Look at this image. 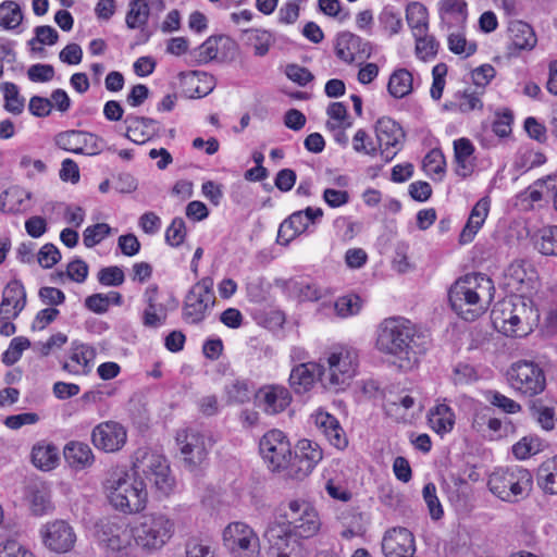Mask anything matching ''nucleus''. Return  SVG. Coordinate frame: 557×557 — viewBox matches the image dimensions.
Segmentation results:
<instances>
[{
    "label": "nucleus",
    "instance_id": "f257e3e1",
    "mask_svg": "<svg viewBox=\"0 0 557 557\" xmlns=\"http://www.w3.org/2000/svg\"><path fill=\"white\" fill-rule=\"evenodd\" d=\"M493 297V282L483 274H468L457 280L448 293L453 310L466 321L482 315Z\"/></svg>",
    "mask_w": 557,
    "mask_h": 557
},
{
    "label": "nucleus",
    "instance_id": "f03ea898",
    "mask_svg": "<svg viewBox=\"0 0 557 557\" xmlns=\"http://www.w3.org/2000/svg\"><path fill=\"white\" fill-rule=\"evenodd\" d=\"M416 335V329L409 320L388 318L377 326L375 347L382 354L410 361L418 354Z\"/></svg>",
    "mask_w": 557,
    "mask_h": 557
},
{
    "label": "nucleus",
    "instance_id": "7ed1b4c3",
    "mask_svg": "<svg viewBox=\"0 0 557 557\" xmlns=\"http://www.w3.org/2000/svg\"><path fill=\"white\" fill-rule=\"evenodd\" d=\"M110 504L125 513L143 510L147 503V490L143 480L124 470H114L106 482Z\"/></svg>",
    "mask_w": 557,
    "mask_h": 557
},
{
    "label": "nucleus",
    "instance_id": "20e7f679",
    "mask_svg": "<svg viewBox=\"0 0 557 557\" xmlns=\"http://www.w3.org/2000/svg\"><path fill=\"white\" fill-rule=\"evenodd\" d=\"M174 521L162 512H149L139 516L133 524L135 545L152 554L160 550L173 536Z\"/></svg>",
    "mask_w": 557,
    "mask_h": 557
},
{
    "label": "nucleus",
    "instance_id": "39448f33",
    "mask_svg": "<svg viewBox=\"0 0 557 557\" xmlns=\"http://www.w3.org/2000/svg\"><path fill=\"white\" fill-rule=\"evenodd\" d=\"M321 383L332 391H339L347 386L355 376L358 366V352L356 349L337 346L320 360Z\"/></svg>",
    "mask_w": 557,
    "mask_h": 557
},
{
    "label": "nucleus",
    "instance_id": "423d86ee",
    "mask_svg": "<svg viewBox=\"0 0 557 557\" xmlns=\"http://www.w3.org/2000/svg\"><path fill=\"white\" fill-rule=\"evenodd\" d=\"M533 309L523 298L509 297L497 302L492 310V321L506 336H524L532 329Z\"/></svg>",
    "mask_w": 557,
    "mask_h": 557
},
{
    "label": "nucleus",
    "instance_id": "0eeeda50",
    "mask_svg": "<svg viewBox=\"0 0 557 557\" xmlns=\"http://www.w3.org/2000/svg\"><path fill=\"white\" fill-rule=\"evenodd\" d=\"M532 475L522 467L498 468L488 478V488L499 499L517 503L532 490Z\"/></svg>",
    "mask_w": 557,
    "mask_h": 557
},
{
    "label": "nucleus",
    "instance_id": "6e6552de",
    "mask_svg": "<svg viewBox=\"0 0 557 557\" xmlns=\"http://www.w3.org/2000/svg\"><path fill=\"white\" fill-rule=\"evenodd\" d=\"M185 467L195 472L201 469L208 459V451L212 446L211 440L201 431L188 428L176 435Z\"/></svg>",
    "mask_w": 557,
    "mask_h": 557
},
{
    "label": "nucleus",
    "instance_id": "1a4fd4ad",
    "mask_svg": "<svg viewBox=\"0 0 557 557\" xmlns=\"http://www.w3.org/2000/svg\"><path fill=\"white\" fill-rule=\"evenodd\" d=\"M214 305L213 280L211 277H203L194 284L187 293L184 300L183 318L188 323H200Z\"/></svg>",
    "mask_w": 557,
    "mask_h": 557
},
{
    "label": "nucleus",
    "instance_id": "9d476101",
    "mask_svg": "<svg viewBox=\"0 0 557 557\" xmlns=\"http://www.w3.org/2000/svg\"><path fill=\"white\" fill-rule=\"evenodd\" d=\"M507 375L510 386L527 396L537 395L546 386L544 371L534 361L519 360L512 363Z\"/></svg>",
    "mask_w": 557,
    "mask_h": 557
},
{
    "label": "nucleus",
    "instance_id": "9b49d317",
    "mask_svg": "<svg viewBox=\"0 0 557 557\" xmlns=\"http://www.w3.org/2000/svg\"><path fill=\"white\" fill-rule=\"evenodd\" d=\"M259 449L272 471L285 470L290 463L293 457L290 443L280 430L267 432L260 440Z\"/></svg>",
    "mask_w": 557,
    "mask_h": 557
},
{
    "label": "nucleus",
    "instance_id": "f8f14e48",
    "mask_svg": "<svg viewBox=\"0 0 557 557\" xmlns=\"http://www.w3.org/2000/svg\"><path fill=\"white\" fill-rule=\"evenodd\" d=\"M225 547L237 557H256L260 553L257 533L244 522H232L223 531Z\"/></svg>",
    "mask_w": 557,
    "mask_h": 557
},
{
    "label": "nucleus",
    "instance_id": "ddd939ff",
    "mask_svg": "<svg viewBox=\"0 0 557 557\" xmlns=\"http://www.w3.org/2000/svg\"><path fill=\"white\" fill-rule=\"evenodd\" d=\"M100 545L112 557H131L135 548L132 545L133 527L116 522H102L98 530Z\"/></svg>",
    "mask_w": 557,
    "mask_h": 557
},
{
    "label": "nucleus",
    "instance_id": "4468645a",
    "mask_svg": "<svg viewBox=\"0 0 557 557\" xmlns=\"http://www.w3.org/2000/svg\"><path fill=\"white\" fill-rule=\"evenodd\" d=\"M294 536L309 539L315 535L321 527L317 510L310 504L300 500H292L284 513Z\"/></svg>",
    "mask_w": 557,
    "mask_h": 557
},
{
    "label": "nucleus",
    "instance_id": "2eb2a0df",
    "mask_svg": "<svg viewBox=\"0 0 557 557\" xmlns=\"http://www.w3.org/2000/svg\"><path fill=\"white\" fill-rule=\"evenodd\" d=\"M322 216L323 210L312 207L292 213L278 227L277 243L288 245L294 238L308 231L310 225H314Z\"/></svg>",
    "mask_w": 557,
    "mask_h": 557
},
{
    "label": "nucleus",
    "instance_id": "dca6fc26",
    "mask_svg": "<svg viewBox=\"0 0 557 557\" xmlns=\"http://www.w3.org/2000/svg\"><path fill=\"white\" fill-rule=\"evenodd\" d=\"M376 139L385 162L392 161L400 151L405 133L400 125L391 117L383 116L375 124Z\"/></svg>",
    "mask_w": 557,
    "mask_h": 557
},
{
    "label": "nucleus",
    "instance_id": "f3484780",
    "mask_svg": "<svg viewBox=\"0 0 557 557\" xmlns=\"http://www.w3.org/2000/svg\"><path fill=\"white\" fill-rule=\"evenodd\" d=\"M91 441L96 448L106 453H115L126 444L127 431L120 422L104 421L94 428Z\"/></svg>",
    "mask_w": 557,
    "mask_h": 557
},
{
    "label": "nucleus",
    "instance_id": "a211bd4d",
    "mask_svg": "<svg viewBox=\"0 0 557 557\" xmlns=\"http://www.w3.org/2000/svg\"><path fill=\"white\" fill-rule=\"evenodd\" d=\"M40 533L45 546L59 554L70 552L76 542L73 528L64 520H55L45 524Z\"/></svg>",
    "mask_w": 557,
    "mask_h": 557
},
{
    "label": "nucleus",
    "instance_id": "6ab92c4d",
    "mask_svg": "<svg viewBox=\"0 0 557 557\" xmlns=\"http://www.w3.org/2000/svg\"><path fill=\"white\" fill-rule=\"evenodd\" d=\"M145 467L143 472L157 491L163 495H169L175 486V480L171 475L170 466L166 459L158 454H150L145 457Z\"/></svg>",
    "mask_w": 557,
    "mask_h": 557
},
{
    "label": "nucleus",
    "instance_id": "aec40b11",
    "mask_svg": "<svg viewBox=\"0 0 557 557\" xmlns=\"http://www.w3.org/2000/svg\"><path fill=\"white\" fill-rule=\"evenodd\" d=\"M385 557H414L416 544L412 533L406 528H393L386 531L382 541Z\"/></svg>",
    "mask_w": 557,
    "mask_h": 557
},
{
    "label": "nucleus",
    "instance_id": "412c9836",
    "mask_svg": "<svg viewBox=\"0 0 557 557\" xmlns=\"http://www.w3.org/2000/svg\"><path fill=\"white\" fill-rule=\"evenodd\" d=\"M256 404L267 414H277L284 411L292 401L289 391L281 385H267L255 395Z\"/></svg>",
    "mask_w": 557,
    "mask_h": 557
},
{
    "label": "nucleus",
    "instance_id": "4be33fe9",
    "mask_svg": "<svg viewBox=\"0 0 557 557\" xmlns=\"http://www.w3.org/2000/svg\"><path fill=\"white\" fill-rule=\"evenodd\" d=\"M26 306V292L18 280L10 281L3 289L0 320H14Z\"/></svg>",
    "mask_w": 557,
    "mask_h": 557
},
{
    "label": "nucleus",
    "instance_id": "5701e85b",
    "mask_svg": "<svg viewBox=\"0 0 557 557\" xmlns=\"http://www.w3.org/2000/svg\"><path fill=\"white\" fill-rule=\"evenodd\" d=\"M298 450L299 453L296 455L298 468L292 475L296 479H304L308 476L322 460L323 453L317 443L306 438L299 441Z\"/></svg>",
    "mask_w": 557,
    "mask_h": 557
},
{
    "label": "nucleus",
    "instance_id": "b1692460",
    "mask_svg": "<svg viewBox=\"0 0 557 557\" xmlns=\"http://www.w3.org/2000/svg\"><path fill=\"white\" fill-rule=\"evenodd\" d=\"M314 423L332 446L344 449L348 445L346 433L338 420L326 411L318 410L313 414Z\"/></svg>",
    "mask_w": 557,
    "mask_h": 557
},
{
    "label": "nucleus",
    "instance_id": "393cba45",
    "mask_svg": "<svg viewBox=\"0 0 557 557\" xmlns=\"http://www.w3.org/2000/svg\"><path fill=\"white\" fill-rule=\"evenodd\" d=\"M33 194L20 186H11L0 194V211L9 214H21L30 209Z\"/></svg>",
    "mask_w": 557,
    "mask_h": 557
},
{
    "label": "nucleus",
    "instance_id": "a878e982",
    "mask_svg": "<svg viewBox=\"0 0 557 557\" xmlns=\"http://www.w3.org/2000/svg\"><path fill=\"white\" fill-rule=\"evenodd\" d=\"M317 377L321 381L320 363L302 362L292 369L289 384L296 393L301 394L312 387Z\"/></svg>",
    "mask_w": 557,
    "mask_h": 557
},
{
    "label": "nucleus",
    "instance_id": "bb28decb",
    "mask_svg": "<svg viewBox=\"0 0 557 557\" xmlns=\"http://www.w3.org/2000/svg\"><path fill=\"white\" fill-rule=\"evenodd\" d=\"M490 203V198L483 197L474 205L470 212L469 219L460 233V244L465 245L473 240L474 236L482 227L488 215Z\"/></svg>",
    "mask_w": 557,
    "mask_h": 557
},
{
    "label": "nucleus",
    "instance_id": "cd10ccee",
    "mask_svg": "<svg viewBox=\"0 0 557 557\" xmlns=\"http://www.w3.org/2000/svg\"><path fill=\"white\" fill-rule=\"evenodd\" d=\"M125 122L127 123L125 137L138 145L152 138L158 131L157 121L149 117L129 115Z\"/></svg>",
    "mask_w": 557,
    "mask_h": 557
},
{
    "label": "nucleus",
    "instance_id": "c85d7f7f",
    "mask_svg": "<svg viewBox=\"0 0 557 557\" xmlns=\"http://www.w3.org/2000/svg\"><path fill=\"white\" fill-rule=\"evenodd\" d=\"M535 272L523 260H516L506 270L508 285L519 293H524L532 287Z\"/></svg>",
    "mask_w": 557,
    "mask_h": 557
},
{
    "label": "nucleus",
    "instance_id": "c756f323",
    "mask_svg": "<svg viewBox=\"0 0 557 557\" xmlns=\"http://www.w3.org/2000/svg\"><path fill=\"white\" fill-rule=\"evenodd\" d=\"M511 46L517 50H531L536 45L532 27L522 21H511L508 26Z\"/></svg>",
    "mask_w": 557,
    "mask_h": 557
},
{
    "label": "nucleus",
    "instance_id": "7c9ffc66",
    "mask_svg": "<svg viewBox=\"0 0 557 557\" xmlns=\"http://www.w3.org/2000/svg\"><path fill=\"white\" fill-rule=\"evenodd\" d=\"M456 174L461 177L469 176L474 169L472 154L474 147L467 138H459L454 141Z\"/></svg>",
    "mask_w": 557,
    "mask_h": 557
},
{
    "label": "nucleus",
    "instance_id": "2f4dec72",
    "mask_svg": "<svg viewBox=\"0 0 557 557\" xmlns=\"http://www.w3.org/2000/svg\"><path fill=\"white\" fill-rule=\"evenodd\" d=\"M362 40L359 36L344 32L337 36L335 53L345 63L355 62L357 55L364 50L361 49Z\"/></svg>",
    "mask_w": 557,
    "mask_h": 557
},
{
    "label": "nucleus",
    "instance_id": "473e14b6",
    "mask_svg": "<svg viewBox=\"0 0 557 557\" xmlns=\"http://www.w3.org/2000/svg\"><path fill=\"white\" fill-rule=\"evenodd\" d=\"M66 462L75 469H84L94 463L95 457L88 444L82 442H70L64 447Z\"/></svg>",
    "mask_w": 557,
    "mask_h": 557
},
{
    "label": "nucleus",
    "instance_id": "72a5a7b5",
    "mask_svg": "<svg viewBox=\"0 0 557 557\" xmlns=\"http://www.w3.org/2000/svg\"><path fill=\"white\" fill-rule=\"evenodd\" d=\"M95 358V350L90 346L79 345L70 356V361L63 363V369L72 374H86Z\"/></svg>",
    "mask_w": 557,
    "mask_h": 557
},
{
    "label": "nucleus",
    "instance_id": "f704fd0d",
    "mask_svg": "<svg viewBox=\"0 0 557 557\" xmlns=\"http://www.w3.org/2000/svg\"><path fill=\"white\" fill-rule=\"evenodd\" d=\"M429 423L436 433H448L455 425V413L448 405L438 404L430 410Z\"/></svg>",
    "mask_w": 557,
    "mask_h": 557
},
{
    "label": "nucleus",
    "instance_id": "c9c22d12",
    "mask_svg": "<svg viewBox=\"0 0 557 557\" xmlns=\"http://www.w3.org/2000/svg\"><path fill=\"white\" fill-rule=\"evenodd\" d=\"M413 89V76L407 69L395 70L388 79L387 90L396 99L408 96Z\"/></svg>",
    "mask_w": 557,
    "mask_h": 557
},
{
    "label": "nucleus",
    "instance_id": "e433bc0d",
    "mask_svg": "<svg viewBox=\"0 0 557 557\" xmlns=\"http://www.w3.org/2000/svg\"><path fill=\"white\" fill-rule=\"evenodd\" d=\"M293 535L294 534L287 520L284 522L271 523L264 532V537L271 545V548L277 550L276 556L280 553H285L284 549L288 545V541Z\"/></svg>",
    "mask_w": 557,
    "mask_h": 557
},
{
    "label": "nucleus",
    "instance_id": "4c0bfd02",
    "mask_svg": "<svg viewBox=\"0 0 557 557\" xmlns=\"http://www.w3.org/2000/svg\"><path fill=\"white\" fill-rule=\"evenodd\" d=\"M537 484L545 493L557 495V456L545 460L540 466Z\"/></svg>",
    "mask_w": 557,
    "mask_h": 557
},
{
    "label": "nucleus",
    "instance_id": "58836bf2",
    "mask_svg": "<svg viewBox=\"0 0 557 557\" xmlns=\"http://www.w3.org/2000/svg\"><path fill=\"white\" fill-rule=\"evenodd\" d=\"M246 44L253 48V52L258 57L265 55L275 39L269 30L250 28L244 32Z\"/></svg>",
    "mask_w": 557,
    "mask_h": 557
},
{
    "label": "nucleus",
    "instance_id": "ea45409f",
    "mask_svg": "<svg viewBox=\"0 0 557 557\" xmlns=\"http://www.w3.org/2000/svg\"><path fill=\"white\" fill-rule=\"evenodd\" d=\"M150 10L146 0H131L125 23L129 29H143L149 20Z\"/></svg>",
    "mask_w": 557,
    "mask_h": 557
},
{
    "label": "nucleus",
    "instance_id": "a19ab883",
    "mask_svg": "<svg viewBox=\"0 0 557 557\" xmlns=\"http://www.w3.org/2000/svg\"><path fill=\"white\" fill-rule=\"evenodd\" d=\"M440 13L445 23L462 24L467 20V2L465 0H442Z\"/></svg>",
    "mask_w": 557,
    "mask_h": 557
},
{
    "label": "nucleus",
    "instance_id": "79ce46f5",
    "mask_svg": "<svg viewBox=\"0 0 557 557\" xmlns=\"http://www.w3.org/2000/svg\"><path fill=\"white\" fill-rule=\"evenodd\" d=\"M32 460L37 468L50 470L59 460L58 449L51 444H37L33 447Z\"/></svg>",
    "mask_w": 557,
    "mask_h": 557
},
{
    "label": "nucleus",
    "instance_id": "37998d69",
    "mask_svg": "<svg viewBox=\"0 0 557 557\" xmlns=\"http://www.w3.org/2000/svg\"><path fill=\"white\" fill-rule=\"evenodd\" d=\"M406 18L413 35H421L428 30V10L419 2H411L406 9Z\"/></svg>",
    "mask_w": 557,
    "mask_h": 557
},
{
    "label": "nucleus",
    "instance_id": "c03bdc74",
    "mask_svg": "<svg viewBox=\"0 0 557 557\" xmlns=\"http://www.w3.org/2000/svg\"><path fill=\"white\" fill-rule=\"evenodd\" d=\"M21 7L14 1H4L0 4V26L11 30L17 28L23 22Z\"/></svg>",
    "mask_w": 557,
    "mask_h": 557
},
{
    "label": "nucleus",
    "instance_id": "a18cd8bd",
    "mask_svg": "<svg viewBox=\"0 0 557 557\" xmlns=\"http://www.w3.org/2000/svg\"><path fill=\"white\" fill-rule=\"evenodd\" d=\"M225 39L223 36H210L197 49L191 51L190 57L197 64H206L216 59L219 53V42Z\"/></svg>",
    "mask_w": 557,
    "mask_h": 557
},
{
    "label": "nucleus",
    "instance_id": "49530a36",
    "mask_svg": "<svg viewBox=\"0 0 557 557\" xmlns=\"http://www.w3.org/2000/svg\"><path fill=\"white\" fill-rule=\"evenodd\" d=\"M224 391L228 404L248 403L252 395V387L249 382L238 379L227 384Z\"/></svg>",
    "mask_w": 557,
    "mask_h": 557
},
{
    "label": "nucleus",
    "instance_id": "de8ad7c7",
    "mask_svg": "<svg viewBox=\"0 0 557 557\" xmlns=\"http://www.w3.org/2000/svg\"><path fill=\"white\" fill-rule=\"evenodd\" d=\"M446 161L438 149L431 150L423 159V170L433 180L441 181L445 173Z\"/></svg>",
    "mask_w": 557,
    "mask_h": 557
},
{
    "label": "nucleus",
    "instance_id": "09e8293b",
    "mask_svg": "<svg viewBox=\"0 0 557 557\" xmlns=\"http://www.w3.org/2000/svg\"><path fill=\"white\" fill-rule=\"evenodd\" d=\"M535 245L542 255L557 256V226L540 230Z\"/></svg>",
    "mask_w": 557,
    "mask_h": 557
},
{
    "label": "nucleus",
    "instance_id": "8fccbe9b",
    "mask_svg": "<svg viewBox=\"0 0 557 557\" xmlns=\"http://www.w3.org/2000/svg\"><path fill=\"white\" fill-rule=\"evenodd\" d=\"M4 97V108L13 114H20L24 110V98L20 96L18 88L15 84L5 82L1 85Z\"/></svg>",
    "mask_w": 557,
    "mask_h": 557
},
{
    "label": "nucleus",
    "instance_id": "3c124183",
    "mask_svg": "<svg viewBox=\"0 0 557 557\" xmlns=\"http://www.w3.org/2000/svg\"><path fill=\"white\" fill-rule=\"evenodd\" d=\"M361 308L362 300L356 294L342 296L334 302L335 312L341 318L356 315L360 312Z\"/></svg>",
    "mask_w": 557,
    "mask_h": 557
},
{
    "label": "nucleus",
    "instance_id": "603ef678",
    "mask_svg": "<svg viewBox=\"0 0 557 557\" xmlns=\"http://www.w3.org/2000/svg\"><path fill=\"white\" fill-rule=\"evenodd\" d=\"M326 113L330 121L326 122V127L334 131L337 128H346L351 126V122L347 121V107L343 102H332Z\"/></svg>",
    "mask_w": 557,
    "mask_h": 557
},
{
    "label": "nucleus",
    "instance_id": "864d4df0",
    "mask_svg": "<svg viewBox=\"0 0 557 557\" xmlns=\"http://www.w3.org/2000/svg\"><path fill=\"white\" fill-rule=\"evenodd\" d=\"M413 36L416 38V54L419 59L425 61L436 55L440 45L434 36L428 35L426 32Z\"/></svg>",
    "mask_w": 557,
    "mask_h": 557
},
{
    "label": "nucleus",
    "instance_id": "5fc2aeb1",
    "mask_svg": "<svg viewBox=\"0 0 557 557\" xmlns=\"http://www.w3.org/2000/svg\"><path fill=\"white\" fill-rule=\"evenodd\" d=\"M81 134L82 131H65L55 135L54 144L58 148L67 152L79 154L82 151L81 147Z\"/></svg>",
    "mask_w": 557,
    "mask_h": 557
},
{
    "label": "nucleus",
    "instance_id": "6e6d98bb",
    "mask_svg": "<svg viewBox=\"0 0 557 557\" xmlns=\"http://www.w3.org/2000/svg\"><path fill=\"white\" fill-rule=\"evenodd\" d=\"M30 346V342L26 337H14L8 349L2 354L1 360L5 366H12L17 362L25 349Z\"/></svg>",
    "mask_w": 557,
    "mask_h": 557
},
{
    "label": "nucleus",
    "instance_id": "4d7b16f0",
    "mask_svg": "<svg viewBox=\"0 0 557 557\" xmlns=\"http://www.w3.org/2000/svg\"><path fill=\"white\" fill-rule=\"evenodd\" d=\"M379 22L389 35L397 34L403 26L400 13L393 7H385L382 10L379 15Z\"/></svg>",
    "mask_w": 557,
    "mask_h": 557
},
{
    "label": "nucleus",
    "instance_id": "13d9d810",
    "mask_svg": "<svg viewBox=\"0 0 557 557\" xmlns=\"http://www.w3.org/2000/svg\"><path fill=\"white\" fill-rule=\"evenodd\" d=\"M81 139L82 151L79 154L96 156L106 148V140L96 134L82 131Z\"/></svg>",
    "mask_w": 557,
    "mask_h": 557
},
{
    "label": "nucleus",
    "instance_id": "bf43d9fd",
    "mask_svg": "<svg viewBox=\"0 0 557 557\" xmlns=\"http://www.w3.org/2000/svg\"><path fill=\"white\" fill-rule=\"evenodd\" d=\"M423 499L428 506L430 516L433 520H438L443 516V508L436 495V486L434 483H428L423 487Z\"/></svg>",
    "mask_w": 557,
    "mask_h": 557
},
{
    "label": "nucleus",
    "instance_id": "052dcab7",
    "mask_svg": "<svg viewBox=\"0 0 557 557\" xmlns=\"http://www.w3.org/2000/svg\"><path fill=\"white\" fill-rule=\"evenodd\" d=\"M448 48L456 54L470 57L476 51V44L467 41L461 33H453L448 36Z\"/></svg>",
    "mask_w": 557,
    "mask_h": 557
},
{
    "label": "nucleus",
    "instance_id": "680f3d73",
    "mask_svg": "<svg viewBox=\"0 0 557 557\" xmlns=\"http://www.w3.org/2000/svg\"><path fill=\"white\" fill-rule=\"evenodd\" d=\"M290 289L301 301H315L321 296L320 289L317 285L307 281H292Z\"/></svg>",
    "mask_w": 557,
    "mask_h": 557
},
{
    "label": "nucleus",
    "instance_id": "e2e57ef3",
    "mask_svg": "<svg viewBox=\"0 0 557 557\" xmlns=\"http://www.w3.org/2000/svg\"><path fill=\"white\" fill-rule=\"evenodd\" d=\"M111 233V227L107 223H97L95 225L88 226L84 231V245L88 248H91L98 245L102 239H104Z\"/></svg>",
    "mask_w": 557,
    "mask_h": 557
},
{
    "label": "nucleus",
    "instance_id": "0e129e2a",
    "mask_svg": "<svg viewBox=\"0 0 557 557\" xmlns=\"http://www.w3.org/2000/svg\"><path fill=\"white\" fill-rule=\"evenodd\" d=\"M186 237V225L182 218H174L165 231V242L172 247H178Z\"/></svg>",
    "mask_w": 557,
    "mask_h": 557
},
{
    "label": "nucleus",
    "instance_id": "69168bd1",
    "mask_svg": "<svg viewBox=\"0 0 557 557\" xmlns=\"http://www.w3.org/2000/svg\"><path fill=\"white\" fill-rule=\"evenodd\" d=\"M325 491L334 500L348 503L352 498V493L342 480L329 479L325 483Z\"/></svg>",
    "mask_w": 557,
    "mask_h": 557
},
{
    "label": "nucleus",
    "instance_id": "338daca9",
    "mask_svg": "<svg viewBox=\"0 0 557 557\" xmlns=\"http://www.w3.org/2000/svg\"><path fill=\"white\" fill-rule=\"evenodd\" d=\"M352 148L358 153H364L374 157L377 153V148L374 145L369 134L360 128L352 137Z\"/></svg>",
    "mask_w": 557,
    "mask_h": 557
},
{
    "label": "nucleus",
    "instance_id": "774afa93",
    "mask_svg": "<svg viewBox=\"0 0 557 557\" xmlns=\"http://www.w3.org/2000/svg\"><path fill=\"white\" fill-rule=\"evenodd\" d=\"M0 557H35L34 554L14 539L0 541Z\"/></svg>",
    "mask_w": 557,
    "mask_h": 557
}]
</instances>
